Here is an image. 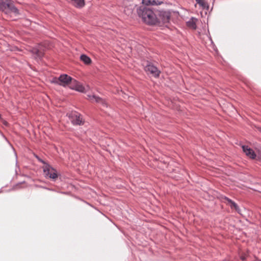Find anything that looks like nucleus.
Instances as JSON below:
<instances>
[{"label":"nucleus","instance_id":"obj_1","mask_svg":"<svg viewBox=\"0 0 261 261\" xmlns=\"http://www.w3.org/2000/svg\"><path fill=\"white\" fill-rule=\"evenodd\" d=\"M142 6H140L137 10L139 17L147 24H153L156 22V17L153 11L147 7L149 5H158L161 3L158 0H142Z\"/></svg>","mask_w":261,"mask_h":261},{"label":"nucleus","instance_id":"obj_3","mask_svg":"<svg viewBox=\"0 0 261 261\" xmlns=\"http://www.w3.org/2000/svg\"><path fill=\"white\" fill-rule=\"evenodd\" d=\"M39 161L45 164L43 167V173L45 177L53 180L56 179L58 177L57 170L48 164L45 163L43 160H39Z\"/></svg>","mask_w":261,"mask_h":261},{"label":"nucleus","instance_id":"obj_16","mask_svg":"<svg viewBox=\"0 0 261 261\" xmlns=\"http://www.w3.org/2000/svg\"><path fill=\"white\" fill-rule=\"evenodd\" d=\"M229 204L231 208H234L237 211H239V207L234 201H232V202Z\"/></svg>","mask_w":261,"mask_h":261},{"label":"nucleus","instance_id":"obj_14","mask_svg":"<svg viewBox=\"0 0 261 261\" xmlns=\"http://www.w3.org/2000/svg\"><path fill=\"white\" fill-rule=\"evenodd\" d=\"M80 59L86 64H90L91 62V59L86 55H82L80 57Z\"/></svg>","mask_w":261,"mask_h":261},{"label":"nucleus","instance_id":"obj_8","mask_svg":"<svg viewBox=\"0 0 261 261\" xmlns=\"http://www.w3.org/2000/svg\"><path fill=\"white\" fill-rule=\"evenodd\" d=\"M242 149L244 152L249 158L251 159H254L256 158V155L255 152L253 150V149L249 147L248 146L243 145Z\"/></svg>","mask_w":261,"mask_h":261},{"label":"nucleus","instance_id":"obj_5","mask_svg":"<svg viewBox=\"0 0 261 261\" xmlns=\"http://www.w3.org/2000/svg\"><path fill=\"white\" fill-rule=\"evenodd\" d=\"M69 117L74 125H81L83 124V120L82 116L77 112H74L71 113L69 115Z\"/></svg>","mask_w":261,"mask_h":261},{"label":"nucleus","instance_id":"obj_4","mask_svg":"<svg viewBox=\"0 0 261 261\" xmlns=\"http://www.w3.org/2000/svg\"><path fill=\"white\" fill-rule=\"evenodd\" d=\"M73 80L71 77L67 74H63L60 75L58 78H54L53 82L63 87H66L71 85Z\"/></svg>","mask_w":261,"mask_h":261},{"label":"nucleus","instance_id":"obj_10","mask_svg":"<svg viewBox=\"0 0 261 261\" xmlns=\"http://www.w3.org/2000/svg\"><path fill=\"white\" fill-rule=\"evenodd\" d=\"M89 100L92 101H95L96 102L101 104L104 107H107V103L104 99L100 97L97 96L95 95H88Z\"/></svg>","mask_w":261,"mask_h":261},{"label":"nucleus","instance_id":"obj_13","mask_svg":"<svg viewBox=\"0 0 261 261\" xmlns=\"http://www.w3.org/2000/svg\"><path fill=\"white\" fill-rule=\"evenodd\" d=\"M32 54L35 55L36 58H41L43 53L41 49L39 48H33L31 50Z\"/></svg>","mask_w":261,"mask_h":261},{"label":"nucleus","instance_id":"obj_9","mask_svg":"<svg viewBox=\"0 0 261 261\" xmlns=\"http://www.w3.org/2000/svg\"><path fill=\"white\" fill-rule=\"evenodd\" d=\"M170 19V13L167 11H161L159 14V19L163 23L168 22Z\"/></svg>","mask_w":261,"mask_h":261},{"label":"nucleus","instance_id":"obj_15","mask_svg":"<svg viewBox=\"0 0 261 261\" xmlns=\"http://www.w3.org/2000/svg\"><path fill=\"white\" fill-rule=\"evenodd\" d=\"M196 3L203 8H208L207 3L204 0H195Z\"/></svg>","mask_w":261,"mask_h":261},{"label":"nucleus","instance_id":"obj_17","mask_svg":"<svg viewBox=\"0 0 261 261\" xmlns=\"http://www.w3.org/2000/svg\"><path fill=\"white\" fill-rule=\"evenodd\" d=\"M223 199L224 200H225L228 202V204H230L232 202V201L230 199H229V198H228V197H224L223 198Z\"/></svg>","mask_w":261,"mask_h":261},{"label":"nucleus","instance_id":"obj_18","mask_svg":"<svg viewBox=\"0 0 261 261\" xmlns=\"http://www.w3.org/2000/svg\"><path fill=\"white\" fill-rule=\"evenodd\" d=\"M241 259L243 260H244L245 259V257H244V256H242L241 257Z\"/></svg>","mask_w":261,"mask_h":261},{"label":"nucleus","instance_id":"obj_7","mask_svg":"<svg viewBox=\"0 0 261 261\" xmlns=\"http://www.w3.org/2000/svg\"><path fill=\"white\" fill-rule=\"evenodd\" d=\"M70 88L81 92H85V87L76 80L73 79L70 86Z\"/></svg>","mask_w":261,"mask_h":261},{"label":"nucleus","instance_id":"obj_2","mask_svg":"<svg viewBox=\"0 0 261 261\" xmlns=\"http://www.w3.org/2000/svg\"><path fill=\"white\" fill-rule=\"evenodd\" d=\"M0 10L13 19H15L13 17L19 14L18 10L13 5L11 0H0Z\"/></svg>","mask_w":261,"mask_h":261},{"label":"nucleus","instance_id":"obj_11","mask_svg":"<svg viewBox=\"0 0 261 261\" xmlns=\"http://www.w3.org/2000/svg\"><path fill=\"white\" fill-rule=\"evenodd\" d=\"M197 21V19L192 17L189 21L187 22V26L193 30H195L196 29V22Z\"/></svg>","mask_w":261,"mask_h":261},{"label":"nucleus","instance_id":"obj_6","mask_svg":"<svg viewBox=\"0 0 261 261\" xmlns=\"http://www.w3.org/2000/svg\"><path fill=\"white\" fill-rule=\"evenodd\" d=\"M145 70L147 73H149L154 77H158L160 75V71L158 68L152 64L147 65L145 68Z\"/></svg>","mask_w":261,"mask_h":261},{"label":"nucleus","instance_id":"obj_12","mask_svg":"<svg viewBox=\"0 0 261 261\" xmlns=\"http://www.w3.org/2000/svg\"><path fill=\"white\" fill-rule=\"evenodd\" d=\"M71 1L73 2V5L78 8H83L85 5L84 0H71Z\"/></svg>","mask_w":261,"mask_h":261}]
</instances>
